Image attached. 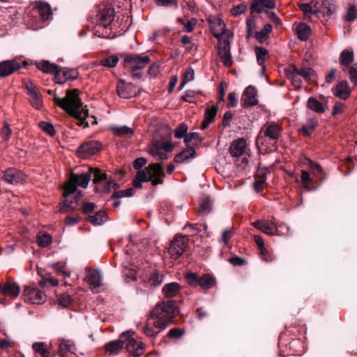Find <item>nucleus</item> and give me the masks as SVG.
<instances>
[{
  "label": "nucleus",
  "mask_w": 357,
  "mask_h": 357,
  "mask_svg": "<svg viewBox=\"0 0 357 357\" xmlns=\"http://www.w3.org/2000/svg\"><path fill=\"white\" fill-rule=\"evenodd\" d=\"M79 91L77 89L69 90L66 92V96L63 98L54 97V102L61 108L66 111L70 115L74 116L78 120L79 126L88 127V122L86 121L85 116L86 112H84L82 107L81 100L79 98Z\"/></svg>",
  "instance_id": "nucleus-1"
},
{
  "label": "nucleus",
  "mask_w": 357,
  "mask_h": 357,
  "mask_svg": "<svg viewBox=\"0 0 357 357\" xmlns=\"http://www.w3.org/2000/svg\"><path fill=\"white\" fill-rule=\"evenodd\" d=\"M127 0H107L100 6L98 13V20L104 26L107 27L113 21L115 14L120 12Z\"/></svg>",
  "instance_id": "nucleus-2"
},
{
  "label": "nucleus",
  "mask_w": 357,
  "mask_h": 357,
  "mask_svg": "<svg viewBox=\"0 0 357 357\" xmlns=\"http://www.w3.org/2000/svg\"><path fill=\"white\" fill-rule=\"evenodd\" d=\"M184 279L191 287H199L204 291L215 287L217 282L216 278L209 273L200 276L196 273L188 272L184 275Z\"/></svg>",
  "instance_id": "nucleus-3"
},
{
  "label": "nucleus",
  "mask_w": 357,
  "mask_h": 357,
  "mask_svg": "<svg viewBox=\"0 0 357 357\" xmlns=\"http://www.w3.org/2000/svg\"><path fill=\"white\" fill-rule=\"evenodd\" d=\"M160 309L161 312L158 314V333L172 323L176 314V307L174 301L163 303Z\"/></svg>",
  "instance_id": "nucleus-4"
},
{
  "label": "nucleus",
  "mask_w": 357,
  "mask_h": 357,
  "mask_svg": "<svg viewBox=\"0 0 357 357\" xmlns=\"http://www.w3.org/2000/svg\"><path fill=\"white\" fill-rule=\"evenodd\" d=\"M91 178L90 173L80 174L79 175L72 174L70 179L64 185L63 197L73 194L77 186L86 188Z\"/></svg>",
  "instance_id": "nucleus-5"
},
{
  "label": "nucleus",
  "mask_w": 357,
  "mask_h": 357,
  "mask_svg": "<svg viewBox=\"0 0 357 357\" xmlns=\"http://www.w3.org/2000/svg\"><path fill=\"white\" fill-rule=\"evenodd\" d=\"M149 181L153 185H156V163H151L145 169L138 170L132 184L135 188H142V183Z\"/></svg>",
  "instance_id": "nucleus-6"
},
{
  "label": "nucleus",
  "mask_w": 357,
  "mask_h": 357,
  "mask_svg": "<svg viewBox=\"0 0 357 357\" xmlns=\"http://www.w3.org/2000/svg\"><path fill=\"white\" fill-rule=\"evenodd\" d=\"M151 58L145 54H130L124 59L125 68L131 72L139 70L149 64Z\"/></svg>",
  "instance_id": "nucleus-7"
},
{
  "label": "nucleus",
  "mask_w": 357,
  "mask_h": 357,
  "mask_svg": "<svg viewBox=\"0 0 357 357\" xmlns=\"http://www.w3.org/2000/svg\"><path fill=\"white\" fill-rule=\"evenodd\" d=\"M252 225L257 229L261 231L264 234L270 236L277 235V236H284L285 232L282 231L280 228L283 226L286 227L287 231H289V226L287 225L282 224H275L269 220H257L252 223Z\"/></svg>",
  "instance_id": "nucleus-8"
},
{
  "label": "nucleus",
  "mask_w": 357,
  "mask_h": 357,
  "mask_svg": "<svg viewBox=\"0 0 357 357\" xmlns=\"http://www.w3.org/2000/svg\"><path fill=\"white\" fill-rule=\"evenodd\" d=\"M188 244V238L186 236H179L171 242L168 252L170 257L174 259H178L185 251Z\"/></svg>",
  "instance_id": "nucleus-9"
},
{
  "label": "nucleus",
  "mask_w": 357,
  "mask_h": 357,
  "mask_svg": "<svg viewBox=\"0 0 357 357\" xmlns=\"http://www.w3.org/2000/svg\"><path fill=\"white\" fill-rule=\"evenodd\" d=\"M210 29L213 35L218 38H227L230 36V33L227 31L225 22L218 17L211 16L208 19Z\"/></svg>",
  "instance_id": "nucleus-10"
},
{
  "label": "nucleus",
  "mask_w": 357,
  "mask_h": 357,
  "mask_svg": "<svg viewBox=\"0 0 357 357\" xmlns=\"http://www.w3.org/2000/svg\"><path fill=\"white\" fill-rule=\"evenodd\" d=\"M132 335V332L131 331H128L123 333L121 337H128L125 347L129 354L135 356H141L144 353V344L142 342L135 340L131 337Z\"/></svg>",
  "instance_id": "nucleus-11"
},
{
  "label": "nucleus",
  "mask_w": 357,
  "mask_h": 357,
  "mask_svg": "<svg viewBox=\"0 0 357 357\" xmlns=\"http://www.w3.org/2000/svg\"><path fill=\"white\" fill-rule=\"evenodd\" d=\"M24 299L25 302L31 304H42L46 299L45 294L38 289L26 287L24 290Z\"/></svg>",
  "instance_id": "nucleus-12"
},
{
  "label": "nucleus",
  "mask_w": 357,
  "mask_h": 357,
  "mask_svg": "<svg viewBox=\"0 0 357 357\" xmlns=\"http://www.w3.org/2000/svg\"><path fill=\"white\" fill-rule=\"evenodd\" d=\"M218 54L223 64L229 67L232 65V59L230 52V41L229 38H220L218 40Z\"/></svg>",
  "instance_id": "nucleus-13"
},
{
  "label": "nucleus",
  "mask_w": 357,
  "mask_h": 357,
  "mask_svg": "<svg viewBox=\"0 0 357 357\" xmlns=\"http://www.w3.org/2000/svg\"><path fill=\"white\" fill-rule=\"evenodd\" d=\"M102 149V144L97 140L87 141L82 144L78 148V153L82 157H89L99 152Z\"/></svg>",
  "instance_id": "nucleus-14"
},
{
  "label": "nucleus",
  "mask_w": 357,
  "mask_h": 357,
  "mask_svg": "<svg viewBox=\"0 0 357 357\" xmlns=\"http://www.w3.org/2000/svg\"><path fill=\"white\" fill-rule=\"evenodd\" d=\"M116 91L122 98H131L136 96L139 93L138 89L135 85L126 83L123 80H119L116 86Z\"/></svg>",
  "instance_id": "nucleus-15"
},
{
  "label": "nucleus",
  "mask_w": 357,
  "mask_h": 357,
  "mask_svg": "<svg viewBox=\"0 0 357 357\" xmlns=\"http://www.w3.org/2000/svg\"><path fill=\"white\" fill-rule=\"evenodd\" d=\"M25 86L28 91L31 105L37 109H40L43 105V100L39 90L31 81L26 82Z\"/></svg>",
  "instance_id": "nucleus-16"
},
{
  "label": "nucleus",
  "mask_w": 357,
  "mask_h": 357,
  "mask_svg": "<svg viewBox=\"0 0 357 357\" xmlns=\"http://www.w3.org/2000/svg\"><path fill=\"white\" fill-rule=\"evenodd\" d=\"M79 73L77 69H67L58 67L54 75V80L57 84H63L69 80H74L78 77Z\"/></svg>",
  "instance_id": "nucleus-17"
},
{
  "label": "nucleus",
  "mask_w": 357,
  "mask_h": 357,
  "mask_svg": "<svg viewBox=\"0 0 357 357\" xmlns=\"http://www.w3.org/2000/svg\"><path fill=\"white\" fill-rule=\"evenodd\" d=\"M20 68V63L15 59L3 61L0 62V77H8Z\"/></svg>",
  "instance_id": "nucleus-18"
},
{
  "label": "nucleus",
  "mask_w": 357,
  "mask_h": 357,
  "mask_svg": "<svg viewBox=\"0 0 357 357\" xmlns=\"http://www.w3.org/2000/svg\"><path fill=\"white\" fill-rule=\"evenodd\" d=\"M2 179L10 184H17L25 179V175L15 168H8L3 174Z\"/></svg>",
  "instance_id": "nucleus-19"
},
{
  "label": "nucleus",
  "mask_w": 357,
  "mask_h": 357,
  "mask_svg": "<svg viewBox=\"0 0 357 357\" xmlns=\"http://www.w3.org/2000/svg\"><path fill=\"white\" fill-rule=\"evenodd\" d=\"M33 8L36 10L42 20L47 21L52 18L51 6L47 2L37 1L35 2Z\"/></svg>",
  "instance_id": "nucleus-20"
},
{
  "label": "nucleus",
  "mask_w": 357,
  "mask_h": 357,
  "mask_svg": "<svg viewBox=\"0 0 357 357\" xmlns=\"http://www.w3.org/2000/svg\"><path fill=\"white\" fill-rule=\"evenodd\" d=\"M257 96V91L254 86H249L246 87L241 99L243 107L257 105L258 104Z\"/></svg>",
  "instance_id": "nucleus-21"
},
{
  "label": "nucleus",
  "mask_w": 357,
  "mask_h": 357,
  "mask_svg": "<svg viewBox=\"0 0 357 357\" xmlns=\"http://www.w3.org/2000/svg\"><path fill=\"white\" fill-rule=\"evenodd\" d=\"M20 291V287L15 282L8 280L5 283L0 284V294L15 298L18 296Z\"/></svg>",
  "instance_id": "nucleus-22"
},
{
  "label": "nucleus",
  "mask_w": 357,
  "mask_h": 357,
  "mask_svg": "<svg viewBox=\"0 0 357 357\" xmlns=\"http://www.w3.org/2000/svg\"><path fill=\"white\" fill-rule=\"evenodd\" d=\"M282 128L278 123L271 122L267 123L265 129L262 131L264 136L269 140L277 141L281 136Z\"/></svg>",
  "instance_id": "nucleus-23"
},
{
  "label": "nucleus",
  "mask_w": 357,
  "mask_h": 357,
  "mask_svg": "<svg viewBox=\"0 0 357 357\" xmlns=\"http://www.w3.org/2000/svg\"><path fill=\"white\" fill-rule=\"evenodd\" d=\"M245 147V139L244 138H238L231 142L229 151L231 156L238 158L243 155Z\"/></svg>",
  "instance_id": "nucleus-24"
},
{
  "label": "nucleus",
  "mask_w": 357,
  "mask_h": 357,
  "mask_svg": "<svg viewBox=\"0 0 357 357\" xmlns=\"http://www.w3.org/2000/svg\"><path fill=\"white\" fill-rule=\"evenodd\" d=\"M102 279V276L100 272L97 270H89L87 272L86 282L93 290L100 287Z\"/></svg>",
  "instance_id": "nucleus-25"
},
{
  "label": "nucleus",
  "mask_w": 357,
  "mask_h": 357,
  "mask_svg": "<svg viewBox=\"0 0 357 357\" xmlns=\"http://www.w3.org/2000/svg\"><path fill=\"white\" fill-rule=\"evenodd\" d=\"M156 327V312L155 309H153L147 318L146 323L144 327V333L150 337L155 336V328Z\"/></svg>",
  "instance_id": "nucleus-26"
},
{
  "label": "nucleus",
  "mask_w": 357,
  "mask_h": 357,
  "mask_svg": "<svg viewBox=\"0 0 357 357\" xmlns=\"http://www.w3.org/2000/svg\"><path fill=\"white\" fill-rule=\"evenodd\" d=\"M218 108L215 105L207 107L204 112V119L202 123L200 128L204 130L213 121L216 116Z\"/></svg>",
  "instance_id": "nucleus-27"
},
{
  "label": "nucleus",
  "mask_w": 357,
  "mask_h": 357,
  "mask_svg": "<svg viewBox=\"0 0 357 357\" xmlns=\"http://www.w3.org/2000/svg\"><path fill=\"white\" fill-rule=\"evenodd\" d=\"M351 94V89L347 81L340 82L335 87L334 95L342 100H347Z\"/></svg>",
  "instance_id": "nucleus-28"
},
{
  "label": "nucleus",
  "mask_w": 357,
  "mask_h": 357,
  "mask_svg": "<svg viewBox=\"0 0 357 357\" xmlns=\"http://www.w3.org/2000/svg\"><path fill=\"white\" fill-rule=\"evenodd\" d=\"M294 71L298 73L300 77H302L308 82H314L317 79V75L314 70L311 68L298 69L296 66L294 65Z\"/></svg>",
  "instance_id": "nucleus-29"
},
{
  "label": "nucleus",
  "mask_w": 357,
  "mask_h": 357,
  "mask_svg": "<svg viewBox=\"0 0 357 357\" xmlns=\"http://www.w3.org/2000/svg\"><path fill=\"white\" fill-rule=\"evenodd\" d=\"M181 287L177 282H170L165 284L162 289V294L166 298H172L181 291Z\"/></svg>",
  "instance_id": "nucleus-30"
},
{
  "label": "nucleus",
  "mask_w": 357,
  "mask_h": 357,
  "mask_svg": "<svg viewBox=\"0 0 357 357\" xmlns=\"http://www.w3.org/2000/svg\"><path fill=\"white\" fill-rule=\"evenodd\" d=\"M318 125L319 122L317 117L309 118L303 125L301 132L303 136L308 137L315 130Z\"/></svg>",
  "instance_id": "nucleus-31"
},
{
  "label": "nucleus",
  "mask_w": 357,
  "mask_h": 357,
  "mask_svg": "<svg viewBox=\"0 0 357 357\" xmlns=\"http://www.w3.org/2000/svg\"><path fill=\"white\" fill-rule=\"evenodd\" d=\"M307 107L310 110L318 114L324 113L327 109L326 105L323 104L314 97H310L308 98L307 101Z\"/></svg>",
  "instance_id": "nucleus-32"
},
{
  "label": "nucleus",
  "mask_w": 357,
  "mask_h": 357,
  "mask_svg": "<svg viewBox=\"0 0 357 357\" xmlns=\"http://www.w3.org/2000/svg\"><path fill=\"white\" fill-rule=\"evenodd\" d=\"M173 148L172 144L169 142L158 141V157L160 159H167V154L172 151Z\"/></svg>",
  "instance_id": "nucleus-33"
},
{
  "label": "nucleus",
  "mask_w": 357,
  "mask_h": 357,
  "mask_svg": "<svg viewBox=\"0 0 357 357\" xmlns=\"http://www.w3.org/2000/svg\"><path fill=\"white\" fill-rule=\"evenodd\" d=\"M36 67L41 71L45 73H54L58 69L59 66L55 63H52L48 61H41L36 62Z\"/></svg>",
  "instance_id": "nucleus-34"
},
{
  "label": "nucleus",
  "mask_w": 357,
  "mask_h": 357,
  "mask_svg": "<svg viewBox=\"0 0 357 357\" xmlns=\"http://www.w3.org/2000/svg\"><path fill=\"white\" fill-rule=\"evenodd\" d=\"M296 32L299 40L306 41L311 34V29L305 23H300L296 28Z\"/></svg>",
  "instance_id": "nucleus-35"
},
{
  "label": "nucleus",
  "mask_w": 357,
  "mask_h": 357,
  "mask_svg": "<svg viewBox=\"0 0 357 357\" xmlns=\"http://www.w3.org/2000/svg\"><path fill=\"white\" fill-rule=\"evenodd\" d=\"M58 354L60 356L63 357L68 351H70L74 347V342L68 339H60L59 340Z\"/></svg>",
  "instance_id": "nucleus-36"
},
{
  "label": "nucleus",
  "mask_w": 357,
  "mask_h": 357,
  "mask_svg": "<svg viewBox=\"0 0 357 357\" xmlns=\"http://www.w3.org/2000/svg\"><path fill=\"white\" fill-rule=\"evenodd\" d=\"M195 150L192 147L188 148L183 150L179 153L176 154L174 157V162L176 163H182L186 160L194 157Z\"/></svg>",
  "instance_id": "nucleus-37"
},
{
  "label": "nucleus",
  "mask_w": 357,
  "mask_h": 357,
  "mask_svg": "<svg viewBox=\"0 0 357 357\" xmlns=\"http://www.w3.org/2000/svg\"><path fill=\"white\" fill-rule=\"evenodd\" d=\"M111 130L118 137H130L133 135V130L127 126H114Z\"/></svg>",
  "instance_id": "nucleus-38"
},
{
  "label": "nucleus",
  "mask_w": 357,
  "mask_h": 357,
  "mask_svg": "<svg viewBox=\"0 0 357 357\" xmlns=\"http://www.w3.org/2000/svg\"><path fill=\"white\" fill-rule=\"evenodd\" d=\"M340 63L344 67H349L354 61V53L347 49L344 50L340 56Z\"/></svg>",
  "instance_id": "nucleus-39"
},
{
  "label": "nucleus",
  "mask_w": 357,
  "mask_h": 357,
  "mask_svg": "<svg viewBox=\"0 0 357 357\" xmlns=\"http://www.w3.org/2000/svg\"><path fill=\"white\" fill-rule=\"evenodd\" d=\"M286 75L296 89H301V79L299 75L294 71V65L291 66L289 69L286 71Z\"/></svg>",
  "instance_id": "nucleus-40"
},
{
  "label": "nucleus",
  "mask_w": 357,
  "mask_h": 357,
  "mask_svg": "<svg viewBox=\"0 0 357 357\" xmlns=\"http://www.w3.org/2000/svg\"><path fill=\"white\" fill-rule=\"evenodd\" d=\"M86 220L93 225H100L106 222L107 215L105 212L99 211L93 215H89Z\"/></svg>",
  "instance_id": "nucleus-41"
},
{
  "label": "nucleus",
  "mask_w": 357,
  "mask_h": 357,
  "mask_svg": "<svg viewBox=\"0 0 357 357\" xmlns=\"http://www.w3.org/2000/svg\"><path fill=\"white\" fill-rule=\"evenodd\" d=\"M272 25L271 24H266L260 31H257L255 33L256 40L259 43H263L268 38V35L272 31Z\"/></svg>",
  "instance_id": "nucleus-42"
},
{
  "label": "nucleus",
  "mask_w": 357,
  "mask_h": 357,
  "mask_svg": "<svg viewBox=\"0 0 357 357\" xmlns=\"http://www.w3.org/2000/svg\"><path fill=\"white\" fill-rule=\"evenodd\" d=\"M255 52L258 64L264 69V61L269 57L268 52L262 47H255Z\"/></svg>",
  "instance_id": "nucleus-43"
},
{
  "label": "nucleus",
  "mask_w": 357,
  "mask_h": 357,
  "mask_svg": "<svg viewBox=\"0 0 357 357\" xmlns=\"http://www.w3.org/2000/svg\"><path fill=\"white\" fill-rule=\"evenodd\" d=\"M123 347V342L121 340H116L108 342L105 345V350L110 354H114L119 352Z\"/></svg>",
  "instance_id": "nucleus-44"
},
{
  "label": "nucleus",
  "mask_w": 357,
  "mask_h": 357,
  "mask_svg": "<svg viewBox=\"0 0 357 357\" xmlns=\"http://www.w3.org/2000/svg\"><path fill=\"white\" fill-rule=\"evenodd\" d=\"M212 201L209 197H204L199 204V213L202 215L209 213L212 208Z\"/></svg>",
  "instance_id": "nucleus-45"
},
{
  "label": "nucleus",
  "mask_w": 357,
  "mask_h": 357,
  "mask_svg": "<svg viewBox=\"0 0 357 357\" xmlns=\"http://www.w3.org/2000/svg\"><path fill=\"white\" fill-rule=\"evenodd\" d=\"M317 5V3H314V6H312L309 3H298V7L305 14L312 13L317 17H319L321 11L318 10Z\"/></svg>",
  "instance_id": "nucleus-46"
},
{
  "label": "nucleus",
  "mask_w": 357,
  "mask_h": 357,
  "mask_svg": "<svg viewBox=\"0 0 357 357\" xmlns=\"http://www.w3.org/2000/svg\"><path fill=\"white\" fill-rule=\"evenodd\" d=\"M71 195H68L65 197V200L63 202V206L61 207L59 211L61 213H66L70 210H73L77 206V200L75 198V201H73L70 199V196Z\"/></svg>",
  "instance_id": "nucleus-47"
},
{
  "label": "nucleus",
  "mask_w": 357,
  "mask_h": 357,
  "mask_svg": "<svg viewBox=\"0 0 357 357\" xmlns=\"http://www.w3.org/2000/svg\"><path fill=\"white\" fill-rule=\"evenodd\" d=\"M336 10V6L333 2L325 0L322 3L321 13L325 16H331Z\"/></svg>",
  "instance_id": "nucleus-48"
},
{
  "label": "nucleus",
  "mask_w": 357,
  "mask_h": 357,
  "mask_svg": "<svg viewBox=\"0 0 357 357\" xmlns=\"http://www.w3.org/2000/svg\"><path fill=\"white\" fill-rule=\"evenodd\" d=\"M90 171V174H92L93 176V183L95 184H99L102 181H106L107 174L105 172H101L99 169L91 168Z\"/></svg>",
  "instance_id": "nucleus-49"
},
{
  "label": "nucleus",
  "mask_w": 357,
  "mask_h": 357,
  "mask_svg": "<svg viewBox=\"0 0 357 357\" xmlns=\"http://www.w3.org/2000/svg\"><path fill=\"white\" fill-rule=\"evenodd\" d=\"M33 350L41 355L43 357H49L50 352L47 349V345L44 342H35L33 344Z\"/></svg>",
  "instance_id": "nucleus-50"
},
{
  "label": "nucleus",
  "mask_w": 357,
  "mask_h": 357,
  "mask_svg": "<svg viewBox=\"0 0 357 357\" xmlns=\"http://www.w3.org/2000/svg\"><path fill=\"white\" fill-rule=\"evenodd\" d=\"M119 62V57L116 55H112L100 61V63L107 68H114Z\"/></svg>",
  "instance_id": "nucleus-51"
},
{
  "label": "nucleus",
  "mask_w": 357,
  "mask_h": 357,
  "mask_svg": "<svg viewBox=\"0 0 357 357\" xmlns=\"http://www.w3.org/2000/svg\"><path fill=\"white\" fill-rule=\"evenodd\" d=\"M301 181L303 188H305L307 190H310V185L312 183L313 178L310 176L309 172H307L305 170H302Z\"/></svg>",
  "instance_id": "nucleus-52"
},
{
  "label": "nucleus",
  "mask_w": 357,
  "mask_h": 357,
  "mask_svg": "<svg viewBox=\"0 0 357 357\" xmlns=\"http://www.w3.org/2000/svg\"><path fill=\"white\" fill-rule=\"evenodd\" d=\"M37 243L40 247H47L52 243V237L48 234H43L37 236Z\"/></svg>",
  "instance_id": "nucleus-53"
},
{
  "label": "nucleus",
  "mask_w": 357,
  "mask_h": 357,
  "mask_svg": "<svg viewBox=\"0 0 357 357\" xmlns=\"http://www.w3.org/2000/svg\"><path fill=\"white\" fill-rule=\"evenodd\" d=\"M40 128L49 135L53 137L56 134L53 125L49 122L41 121L39 123Z\"/></svg>",
  "instance_id": "nucleus-54"
},
{
  "label": "nucleus",
  "mask_w": 357,
  "mask_h": 357,
  "mask_svg": "<svg viewBox=\"0 0 357 357\" xmlns=\"http://www.w3.org/2000/svg\"><path fill=\"white\" fill-rule=\"evenodd\" d=\"M185 333V331L180 328H171L167 333V336L169 338H180Z\"/></svg>",
  "instance_id": "nucleus-55"
},
{
  "label": "nucleus",
  "mask_w": 357,
  "mask_h": 357,
  "mask_svg": "<svg viewBox=\"0 0 357 357\" xmlns=\"http://www.w3.org/2000/svg\"><path fill=\"white\" fill-rule=\"evenodd\" d=\"M194 79V70L192 68H188L183 74L181 86H183L185 84Z\"/></svg>",
  "instance_id": "nucleus-56"
},
{
  "label": "nucleus",
  "mask_w": 357,
  "mask_h": 357,
  "mask_svg": "<svg viewBox=\"0 0 357 357\" xmlns=\"http://www.w3.org/2000/svg\"><path fill=\"white\" fill-rule=\"evenodd\" d=\"M188 131V126L184 123H181L176 129L174 136L177 139H181L183 137H185Z\"/></svg>",
  "instance_id": "nucleus-57"
},
{
  "label": "nucleus",
  "mask_w": 357,
  "mask_h": 357,
  "mask_svg": "<svg viewBox=\"0 0 357 357\" xmlns=\"http://www.w3.org/2000/svg\"><path fill=\"white\" fill-rule=\"evenodd\" d=\"M308 165H309V167H310V169L312 170V173H313L314 176L316 177H320L321 174L323 172L322 168L320 166V165L317 162H314L310 160H309Z\"/></svg>",
  "instance_id": "nucleus-58"
},
{
  "label": "nucleus",
  "mask_w": 357,
  "mask_h": 357,
  "mask_svg": "<svg viewBox=\"0 0 357 357\" xmlns=\"http://www.w3.org/2000/svg\"><path fill=\"white\" fill-rule=\"evenodd\" d=\"M357 18V8L354 5H349L346 15L347 21H352Z\"/></svg>",
  "instance_id": "nucleus-59"
},
{
  "label": "nucleus",
  "mask_w": 357,
  "mask_h": 357,
  "mask_svg": "<svg viewBox=\"0 0 357 357\" xmlns=\"http://www.w3.org/2000/svg\"><path fill=\"white\" fill-rule=\"evenodd\" d=\"M234 231L233 228H228L223 231L221 236V241L225 244L227 245L229 239L234 236Z\"/></svg>",
  "instance_id": "nucleus-60"
},
{
  "label": "nucleus",
  "mask_w": 357,
  "mask_h": 357,
  "mask_svg": "<svg viewBox=\"0 0 357 357\" xmlns=\"http://www.w3.org/2000/svg\"><path fill=\"white\" fill-rule=\"evenodd\" d=\"M12 134L11 129L8 123H5L1 130V136L4 141H8L10 138Z\"/></svg>",
  "instance_id": "nucleus-61"
},
{
  "label": "nucleus",
  "mask_w": 357,
  "mask_h": 357,
  "mask_svg": "<svg viewBox=\"0 0 357 357\" xmlns=\"http://www.w3.org/2000/svg\"><path fill=\"white\" fill-rule=\"evenodd\" d=\"M72 302L71 296L69 294H61L59 299H58V303L63 306V307H67Z\"/></svg>",
  "instance_id": "nucleus-62"
},
{
  "label": "nucleus",
  "mask_w": 357,
  "mask_h": 357,
  "mask_svg": "<svg viewBox=\"0 0 357 357\" xmlns=\"http://www.w3.org/2000/svg\"><path fill=\"white\" fill-rule=\"evenodd\" d=\"M182 99L185 102L194 103L196 102V92L195 91L188 90L185 94L182 97Z\"/></svg>",
  "instance_id": "nucleus-63"
},
{
  "label": "nucleus",
  "mask_w": 357,
  "mask_h": 357,
  "mask_svg": "<svg viewBox=\"0 0 357 357\" xmlns=\"http://www.w3.org/2000/svg\"><path fill=\"white\" fill-rule=\"evenodd\" d=\"M95 207H96V206L93 203L89 202H85L82 203V210L83 213L89 214L94 211Z\"/></svg>",
  "instance_id": "nucleus-64"
}]
</instances>
